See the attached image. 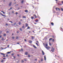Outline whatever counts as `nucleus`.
I'll list each match as a JSON object with an SVG mask.
<instances>
[{
	"label": "nucleus",
	"mask_w": 63,
	"mask_h": 63,
	"mask_svg": "<svg viewBox=\"0 0 63 63\" xmlns=\"http://www.w3.org/2000/svg\"><path fill=\"white\" fill-rule=\"evenodd\" d=\"M23 18H26V17L25 16H23Z\"/></svg>",
	"instance_id": "a211bd4d"
},
{
	"label": "nucleus",
	"mask_w": 63,
	"mask_h": 63,
	"mask_svg": "<svg viewBox=\"0 0 63 63\" xmlns=\"http://www.w3.org/2000/svg\"><path fill=\"white\" fill-rule=\"evenodd\" d=\"M22 62H24V61L23 60H22Z\"/></svg>",
	"instance_id": "c03bdc74"
},
{
	"label": "nucleus",
	"mask_w": 63,
	"mask_h": 63,
	"mask_svg": "<svg viewBox=\"0 0 63 63\" xmlns=\"http://www.w3.org/2000/svg\"><path fill=\"white\" fill-rule=\"evenodd\" d=\"M52 38H50L49 39V41H50V40H52Z\"/></svg>",
	"instance_id": "412c9836"
},
{
	"label": "nucleus",
	"mask_w": 63,
	"mask_h": 63,
	"mask_svg": "<svg viewBox=\"0 0 63 63\" xmlns=\"http://www.w3.org/2000/svg\"><path fill=\"white\" fill-rule=\"evenodd\" d=\"M52 42H54V39H53L52 41Z\"/></svg>",
	"instance_id": "cd10ccee"
},
{
	"label": "nucleus",
	"mask_w": 63,
	"mask_h": 63,
	"mask_svg": "<svg viewBox=\"0 0 63 63\" xmlns=\"http://www.w3.org/2000/svg\"><path fill=\"white\" fill-rule=\"evenodd\" d=\"M3 56L4 57H6V56Z\"/></svg>",
	"instance_id": "864d4df0"
},
{
	"label": "nucleus",
	"mask_w": 63,
	"mask_h": 63,
	"mask_svg": "<svg viewBox=\"0 0 63 63\" xmlns=\"http://www.w3.org/2000/svg\"><path fill=\"white\" fill-rule=\"evenodd\" d=\"M18 38V37H17V36L16 37V39H17Z\"/></svg>",
	"instance_id": "473e14b6"
},
{
	"label": "nucleus",
	"mask_w": 63,
	"mask_h": 63,
	"mask_svg": "<svg viewBox=\"0 0 63 63\" xmlns=\"http://www.w3.org/2000/svg\"><path fill=\"white\" fill-rule=\"evenodd\" d=\"M14 38H15V37H12V38L14 39Z\"/></svg>",
	"instance_id": "4d7b16f0"
},
{
	"label": "nucleus",
	"mask_w": 63,
	"mask_h": 63,
	"mask_svg": "<svg viewBox=\"0 0 63 63\" xmlns=\"http://www.w3.org/2000/svg\"><path fill=\"white\" fill-rule=\"evenodd\" d=\"M61 10L62 11H63V9L62 8H61Z\"/></svg>",
	"instance_id": "72a5a7b5"
},
{
	"label": "nucleus",
	"mask_w": 63,
	"mask_h": 63,
	"mask_svg": "<svg viewBox=\"0 0 63 63\" xmlns=\"http://www.w3.org/2000/svg\"><path fill=\"white\" fill-rule=\"evenodd\" d=\"M6 57H7L8 56V55H6Z\"/></svg>",
	"instance_id": "6e6d98bb"
},
{
	"label": "nucleus",
	"mask_w": 63,
	"mask_h": 63,
	"mask_svg": "<svg viewBox=\"0 0 63 63\" xmlns=\"http://www.w3.org/2000/svg\"><path fill=\"white\" fill-rule=\"evenodd\" d=\"M30 27L29 26H28L27 29H30Z\"/></svg>",
	"instance_id": "6ab92c4d"
},
{
	"label": "nucleus",
	"mask_w": 63,
	"mask_h": 63,
	"mask_svg": "<svg viewBox=\"0 0 63 63\" xmlns=\"http://www.w3.org/2000/svg\"><path fill=\"white\" fill-rule=\"evenodd\" d=\"M10 47V45H8L7 46V47Z\"/></svg>",
	"instance_id": "5fc2aeb1"
},
{
	"label": "nucleus",
	"mask_w": 63,
	"mask_h": 63,
	"mask_svg": "<svg viewBox=\"0 0 63 63\" xmlns=\"http://www.w3.org/2000/svg\"><path fill=\"white\" fill-rule=\"evenodd\" d=\"M36 42H37V43H39V42L38 41H36Z\"/></svg>",
	"instance_id": "052dcab7"
},
{
	"label": "nucleus",
	"mask_w": 63,
	"mask_h": 63,
	"mask_svg": "<svg viewBox=\"0 0 63 63\" xmlns=\"http://www.w3.org/2000/svg\"><path fill=\"white\" fill-rule=\"evenodd\" d=\"M33 32V33H34V31H32Z\"/></svg>",
	"instance_id": "774afa93"
},
{
	"label": "nucleus",
	"mask_w": 63,
	"mask_h": 63,
	"mask_svg": "<svg viewBox=\"0 0 63 63\" xmlns=\"http://www.w3.org/2000/svg\"><path fill=\"white\" fill-rule=\"evenodd\" d=\"M17 44H19V43H17Z\"/></svg>",
	"instance_id": "338daca9"
},
{
	"label": "nucleus",
	"mask_w": 63,
	"mask_h": 63,
	"mask_svg": "<svg viewBox=\"0 0 63 63\" xmlns=\"http://www.w3.org/2000/svg\"><path fill=\"white\" fill-rule=\"evenodd\" d=\"M38 20L35 21V22H38Z\"/></svg>",
	"instance_id": "79ce46f5"
},
{
	"label": "nucleus",
	"mask_w": 63,
	"mask_h": 63,
	"mask_svg": "<svg viewBox=\"0 0 63 63\" xmlns=\"http://www.w3.org/2000/svg\"><path fill=\"white\" fill-rule=\"evenodd\" d=\"M24 40L25 41H27V40L26 39H24Z\"/></svg>",
	"instance_id": "ea45409f"
},
{
	"label": "nucleus",
	"mask_w": 63,
	"mask_h": 63,
	"mask_svg": "<svg viewBox=\"0 0 63 63\" xmlns=\"http://www.w3.org/2000/svg\"><path fill=\"white\" fill-rule=\"evenodd\" d=\"M21 51H23V49H21Z\"/></svg>",
	"instance_id": "f704fd0d"
},
{
	"label": "nucleus",
	"mask_w": 63,
	"mask_h": 63,
	"mask_svg": "<svg viewBox=\"0 0 63 63\" xmlns=\"http://www.w3.org/2000/svg\"><path fill=\"white\" fill-rule=\"evenodd\" d=\"M44 58L45 60H46V56H44Z\"/></svg>",
	"instance_id": "0eeeda50"
},
{
	"label": "nucleus",
	"mask_w": 63,
	"mask_h": 63,
	"mask_svg": "<svg viewBox=\"0 0 63 63\" xmlns=\"http://www.w3.org/2000/svg\"><path fill=\"white\" fill-rule=\"evenodd\" d=\"M16 23H15L14 24V25H16Z\"/></svg>",
	"instance_id": "4c0bfd02"
},
{
	"label": "nucleus",
	"mask_w": 63,
	"mask_h": 63,
	"mask_svg": "<svg viewBox=\"0 0 63 63\" xmlns=\"http://www.w3.org/2000/svg\"><path fill=\"white\" fill-rule=\"evenodd\" d=\"M14 55V54L13 53V54H12L11 55H12V56H13V55Z\"/></svg>",
	"instance_id": "58836bf2"
},
{
	"label": "nucleus",
	"mask_w": 63,
	"mask_h": 63,
	"mask_svg": "<svg viewBox=\"0 0 63 63\" xmlns=\"http://www.w3.org/2000/svg\"><path fill=\"white\" fill-rule=\"evenodd\" d=\"M24 60L25 61H27V59H24Z\"/></svg>",
	"instance_id": "4be33fe9"
},
{
	"label": "nucleus",
	"mask_w": 63,
	"mask_h": 63,
	"mask_svg": "<svg viewBox=\"0 0 63 63\" xmlns=\"http://www.w3.org/2000/svg\"><path fill=\"white\" fill-rule=\"evenodd\" d=\"M42 52L43 55H44V54H45V53H44V51H42Z\"/></svg>",
	"instance_id": "39448f33"
},
{
	"label": "nucleus",
	"mask_w": 63,
	"mask_h": 63,
	"mask_svg": "<svg viewBox=\"0 0 63 63\" xmlns=\"http://www.w3.org/2000/svg\"><path fill=\"white\" fill-rule=\"evenodd\" d=\"M24 26H22V28H24Z\"/></svg>",
	"instance_id": "c85d7f7f"
},
{
	"label": "nucleus",
	"mask_w": 63,
	"mask_h": 63,
	"mask_svg": "<svg viewBox=\"0 0 63 63\" xmlns=\"http://www.w3.org/2000/svg\"><path fill=\"white\" fill-rule=\"evenodd\" d=\"M20 31H22V29H21V28H20Z\"/></svg>",
	"instance_id": "393cba45"
},
{
	"label": "nucleus",
	"mask_w": 63,
	"mask_h": 63,
	"mask_svg": "<svg viewBox=\"0 0 63 63\" xmlns=\"http://www.w3.org/2000/svg\"><path fill=\"white\" fill-rule=\"evenodd\" d=\"M52 49H51V51H52V52H54V48H53V47H52Z\"/></svg>",
	"instance_id": "f03ea898"
},
{
	"label": "nucleus",
	"mask_w": 63,
	"mask_h": 63,
	"mask_svg": "<svg viewBox=\"0 0 63 63\" xmlns=\"http://www.w3.org/2000/svg\"><path fill=\"white\" fill-rule=\"evenodd\" d=\"M33 16H35V18H37V16H36L35 15H34Z\"/></svg>",
	"instance_id": "423d86ee"
},
{
	"label": "nucleus",
	"mask_w": 63,
	"mask_h": 63,
	"mask_svg": "<svg viewBox=\"0 0 63 63\" xmlns=\"http://www.w3.org/2000/svg\"><path fill=\"white\" fill-rule=\"evenodd\" d=\"M45 45L46 47H48V44L47 43H45Z\"/></svg>",
	"instance_id": "20e7f679"
},
{
	"label": "nucleus",
	"mask_w": 63,
	"mask_h": 63,
	"mask_svg": "<svg viewBox=\"0 0 63 63\" xmlns=\"http://www.w3.org/2000/svg\"><path fill=\"white\" fill-rule=\"evenodd\" d=\"M17 56H19V54H17Z\"/></svg>",
	"instance_id": "603ef678"
},
{
	"label": "nucleus",
	"mask_w": 63,
	"mask_h": 63,
	"mask_svg": "<svg viewBox=\"0 0 63 63\" xmlns=\"http://www.w3.org/2000/svg\"><path fill=\"white\" fill-rule=\"evenodd\" d=\"M6 26H8V25L7 23H6Z\"/></svg>",
	"instance_id": "c9c22d12"
},
{
	"label": "nucleus",
	"mask_w": 63,
	"mask_h": 63,
	"mask_svg": "<svg viewBox=\"0 0 63 63\" xmlns=\"http://www.w3.org/2000/svg\"><path fill=\"white\" fill-rule=\"evenodd\" d=\"M1 15L2 16V15H3V14H2L1 13H0Z\"/></svg>",
	"instance_id": "de8ad7c7"
},
{
	"label": "nucleus",
	"mask_w": 63,
	"mask_h": 63,
	"mask_svg": "<svg viewBox=\"0 0 63 63\" xmlns=\"http://www.w3.org/2000/svg\"><path fill=\"white\" fill-rule=\"evenodd\" d=\"M23 2H24L23 0H22L21 2V3H23Z\"/></svg>",
	"instance_id": "b1692460"
},
{
	"label": "nucleus",
	"mask_w": 63,
	"mask_h": 63,
	"mask_svg": "<svg viewBox=\"0 0 63 63\" xmlns=\"http://www.w3.org/2000/svg\"><path fill=\"white\" fill-rule=\"evenodd\" d=\"M2 40H4V38H2Z\"/></svg>",
	"instance_id": "a19ab883"
},
{
	"label": "nucleus",
	"mask_w": 63,
	"mask_h": 63,
	"mask_svg": "<svg viewBox=\"0 0 63 63\" xmlns=\"http://www.w3.org/2000/svg\"><path fill=\"white\" fill-rule=\"evenodd\" d=\"M51 25H52V26H53V25H54V24H53V22L51 23Z\"/></svg>",
	"instance_id": "ddd939ff"
},
{
	"label": "nucleus",
	"mask_w": 63,
	"mask_h": 63,
	"mask_svg": "<svg viewBox=\"0 0 63 63\" xmlns=\"http://www.w3.org/2000/svg\"><path fill=\"white\" fill-rule=\"evenodd\" d=\"M11 4H12V2H11L9 4V6H11Z\"/></svg>",
	"instance_id": "9d476101"
},
{
	"label": "nucleus",
	"mask_w": 63,
	"mask_h": 63,
	"mask_svg": "<svg viewBox=\"0 0 63 63\" xmlns=\"http://www.w3.org/2000/svg\"><path fill=\"white\" fill-rule=\"evenodd\" d=\"M17 14H18L16 12V15H17Z\"/></svg>",
	"instance_id": "a18cd8bd"
},
{
	"label": "nucleus",
	"mask_w": 63,
	"mask_h": 63,
	"mask_svg": "<svg viewBox=\"0 0 63 63\" xmlns=\"http://www.w3.org/2000/svg\"><path fill=\"white\" fill-rule=\"evenodd\" d=\"M43 60L42 59H41V61H43Z\"/></svg>",
	"instance_id": "13d9d810"
},
{
	"label": "nucleus",
	"mask_w": 63,
	"mask_h": 63,
	"mask_svg": "<svg viewBox=\"0 0 63 63\" xmlns=\"http://www.w3.org/2000/svg\"><path fill=\"white\" fill-rule=\"evenodd\" d=\"M0 54H2V55H5V54H4L2 53H1Z\"/></svg>",
	"instance_id": "bb28decb"
},
{
	"label": "nucleus",
	"mask_w": 63,
	"mask_h": 63,
	"mask_svg": "<svg viewBox=\"0 0 63 63\" xmlns=\"http://www.w3.org/2000/svg\"><path fill=\"white\" fill-rule=\"evenodd\" d=\"M2 16H5V15H3V14H2Z\"/></svg>",
	"instance_id": "e433bc0d"
},
{
	"label": "nucleus",
	"mask_w": 63,
	"mask_h": 63,
	"mask_svg": "<svg viewBox=\"0 0 63 63\" xmlns=\"http://www.w3.org/2000/svg\"><path fill=\"white\" fill-rule=\"evenodd\" d=\"M3 13L4 14H5V13L4 12H3Z\"/></svg>",
	"instance_id": "0e129e2a"
},
{
	"label": "nucleus",
	"mask_w": 63,
	"mask_h": 63,
	"mask_svg": "<svg viewBox=\"0 0 63 63\" xmlns=\"http://www.w3.org/2000/svg\"><path fill=\"white\" fill-rule=\"evenodd\" d=\"M3 36H6V34H3Z\"/></svg>",
	"instance_id": "a878e982"
},
{
	"label": "nucleus",
	"mask_w": 63,
	"mask_h": 63,
	"mask_svg": "<svg viewBox=\"0 0 63 63\" xmlns=\"http://www.w3.org/2000/svg\"><path fill=\"white\" fill-rule=\"evenodd\" d=\"M28 57H30V55H28Z\"/></svg>",
	"instance_id": "2f4dec72"
},
{
	"label": "nucleus",
	"mask_w": 63,
	"mask_h": 63,
	"mask_svg": "<svg viewBox=\"0 0 63 63\" xmlns=\"http://www.w3.org/2000/svg\"><path fill=\"white\" fill-rule=\"evenodd\" d=\"M62 4H61V3H60V4H59V5H62Z\"/></svg>",
	"instance_id": "37998d69"
},
{
	"label": "nucleus",
	"mask_w": 63,
	"mask_h": 63,
	"mask_svg": "<svg viewBox=\"0 0 63 63\" xmlns=\"http://www.w3.org/2000/svg\"><path fill=\"white\" fill-rule=\"evenodd\" d=\"M33 47H34L35 48H37V47H36V46H35L34 45H33Z\"/></svg>",
	"instance_id": "4468645a"
},
{
	"label": "nucleus",
	"mask_w": 63,
	"mask_h": 63,
	"mask_svg": "<svg viewBox=\"0 0 63 63\" xmlns=\"http://www.w3.org/2000/svg\"><path fill=\"white\" fill-rule=\"evenodd\" d=\"M4 61V60H2L1 61V62H3V61Z\"/></svg>",
	"instance_id": "c756f323"
},
{
	"label": "nucleus",
	"mask_w": 63,
	"mask_h": 63,
	"mask_svg": "<svg viewBox=\"0 0 63 63\" xmlns=\"http://www.w3.org/2000/svg\"><path fill=\"white\" fill-rule=\"evenodd\" d=\"M25 12L26 13H27V12H28V10H25Z\"/></svg>",
	"instance_id": "6e6552de"
},
{
	"label": "nucleus",
	"mask_w": 63,
	"mask_h": 63,
	"mask_svg": "<svg viewBox=\"0 0 63 63\" xmlns=\"http://www.w3.org/2000/svg\"><path fill=\"white\" fill-rule=\"evenodd\" d=\"M36 45H37V46H39V45L38 44V43H36Z\"/></svg>",
	"instance_id": "5701e85b"
},
{
	"label": "nucleus",
	"mask_w": 63,
	"mask_h": 63,
	"mask_svg": "<svg viewBox=\"0 0 63 63\" xmlns=\"http://www.w3.org/2000/svg\"><path fill=\"white\" fill-rule=\"evenodd\" d=\"M11 9H12V8L11 7L9 10H11Z\"/></svg>",
	"instance_id": "8fccbe9b"
},
{
	"label": "nucleus",
	"mask_w": 63,
	"mask_h": 63,
	"mask_svg": "<svg viewBox=\"0 0 63 63\" xmlns=\"http://www.w3.org/2000/svg\"><path fill=\"white\" fill-rule=\"evenodd\" d=\"M62 3L63 4V1H62Z\"/></svg>",
	"instance_id": "bf43d9fd"
},
{
	"label": "nucleus",
	"mask_w": 63,
	"mask_h": 63,
	"mask_svg": "<svg viewBox=\"0 0 63 63\" xmlns=\"http://www.w3.org/2000/svg\"><path fill=\"white\" fill-rule=\"evenodd\" d=\"M20 20V21H22V19H21Z\"/></svg>",
	"instance_id": "69168bd1"
},
{
	"label": "nucleus",
	"mask_w": 63,
	"mask_h": 63,
	"mask_svg": "<svg viewBox=\"0 0 63 63\" xmlns=\"http://www.w3.org/2000/svg\"><path fill=\"white\" fill-rule=\"evenodd\" d=\"M43 45L44 46V47H45V48H46L47 49H49V48H48V47L46 46H45V43H43Z\"/></svg>",
	"instance_id": "f257e3e1"
},
{
	"label": "nucleus",
	"mask_w": 63,
	"mask_h": 63,
	"mask_svg": "<svg viewBox=\"0 0 63 63\" xmlns=\"http://www.w3.org/2000/svg\"><path fill=\"white\" fill-rule=\"evenodd\" d=\"M2 37V35L0 36V38H1Z\"/></svg>",
	"instance_id": "3c124183"
},
{
	"label": "nucleus",
	"mask_w": 63,
	"mask_h": 63,
	"mask_svg": "<svg viewBox=\"0 0 63 63\" xmlns=\"http://www.w3.org/2000/svg\"><path fill=\"white\" fill-rule=\"evenodd\" d=\"M29 43H30V44H31L32 43V41H31V40L29 41Z\"/></svg>",
	"instance_id": "f8f14e48"
},
{
	"label": "nucleus",
	"mask_w": 63,
	"mask_h": 63,
	"mask_svg": "<svg viewBox=\"0 0 63 63\" xmlns=\"http://www.w3.org/2000/svg\"><path fill=\"white\" fill-rule=\"evenodd\" d=\"M9 22H11V23H13V22L12 21H10Z\"/></svg>",
	"instance_id": "7c9ffc66"
},
{
	"label": "nucleus",
	"mask_w": 63,
	"mask_h": 63,
	"mask_svg": "<svg viewBox=\"0 0 63 63\" xmlns=\"http://www.w3.org/2000/svg\"><path fill=\"white\" fill-rule=\"evenodd\" d=\"M34 38H35V37L32 36V39H34Z\"/></svg>",
	"instance_id": "f3484780"
},
{
	"label": "nucleus",
	"mask_w": 63,
	"mask_h": 63,
	"mask_svg": "<svg viewBox=\"0 0 63 63\" xmlns=\"http://www.w3.org/2000/svg\"><path fill=\"white\" fill-rule=\"evenodd\" d=\"M56 10H57V11H60V9L59 8H56Z\"/></svg>",
	"instance_id": "7ed1b4c3"
},
{
	"label": "nucleus",
	"mask_w": 63,
	"mask_h": 63,
	"mask_svg": "<svg viewBox=\"0 0 63 63\" xmlns=\"http://www.w3.org/2000/svg\"><path fill=\"white\" fill-rule=\"evenodd\" d=\"M49 45H51V44L50 43H49Z\"/></svg>",
	"instance_id": "49530a36"
},
{
	"label": "nucleus",
	"mask_w": 63,
	"mask_h": 63,
	"mask_svg": "<svg viewBox=\"0 0 63 63\" xmlns=\"http://www.w3.org/2000/svg\"><path fill=\"white\" fill-rule=\"evenodd\" d=\"M27 54H28V52H26L25 53V54L26 55H27Z\"/></svg>",
	"instance_id": "dca6fc26"
},
{
	"label": "nucleus",
	"mask_w": 63,
	"mask_h": 63,
	"mask_svg": "<svg viewBox=\"0 0 63 63\" xmlns=\"http://www.w3.org/2000/svg\"><path fill=\"white\" fill-rule=\"evenodd\" d=\"M21 24V23L20 22H19V25H20V24Z\"/></svg>",
	"instance_id": "aec40b11"
},
{
	"label": "nucleus",
	"mask_w": 63,
	"mask_h": 63,
	"mask_svg": "<svg viewBox=\"0 0 63 63\" xmlns=\"http://www.w3.org/2000/svg\"><path fill=\"white\" fill-rule=\"evenodd\" d=\"M11 52V51H10V52H7L6 53L9 54V53H10Z\"/></svg>",
	"instance_id": "1a4fd4ad"
},
{
	"label": "nucleus",
	"mask_w": 63,
	"mask_h": 63,
	"mask_svg": "<svg viewBox=\"0 0 63 63\" xmlns=\"http://www.w3.org/2000/svg\"><path fill=\"white\" fill-rule=\"evenodd\" d=\"M13 57L14 58H16V57L14 56Z\"/></svg>",
	"instance_id": "09e8293b"
},
{
	"label": "nucleus",
	"mask_w": 63,
	"mask_h": 63,
	"mask_svg": "<svg viewBox=\"0 0 63 63\" xmlns=\"http://www.w3.org/2000/svg\"><path fill=\"white\" fill-rule=\"evenodd\" d=\"M28 24L27 23H26V27H27V26H28Z\"/></svg>",
	"instance_id": "9b49d317"
},
{
	"label": "nucleus",
	"mask_w": 63,
	"mask_h": 63,
	"mask_svg": "<svg viewBox=\"0 0 63 63\" xmlns=\"http://www.w3.org/2000/svg\"><path fill=\"white\" fill-rule=\"evenodd\" d=\"M31 18H32V19H34V17L32 16L31 17Z\"/></svg>",
	"instance_id": "2eb2a0df"
},
{
	"label": "nucleus",
	"mask_w": 63,
	"mask_h": 63,
	"mask_svg": "<svg viewBox=\"0 0 63 63\" xmlns=\"http://www.w3.org/2000/svg\"><path fill=\"white\" fill-rule=\"evenodd\" d=\"M3 59H5L6 58H3Z\"/></svg>",
	"instance_id": "e2e57ef3"
},
{
	"label": "nucleus",
	"mask_w": 63,
	"mask_h": 63,
	"mask_svg": "<svg viewBox=\"0 0 63 63\" xmlns=\"http://www.w3.org/2000/svg\"><path fill=\"white\" fill-rule=\"evenodd\" d=\"M1 12H2V13H3V12H3V11H1Z\"/></svg>",
	"instance_id": "680f3d73"
}]
</instances>
